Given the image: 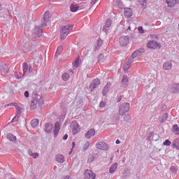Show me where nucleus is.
Masks as SVG:
<instances>
[{
    "label": "nucleus",
    "mask_w": 179,
    "mask_h": 179,
    "mask_svg": "<svg viewBox=\"0 0 179 179\" xmlns=\"http://www.w3.org/2000/svg\"><path fill=\"white\" fill-rule=\"evenodd\" d=\"M132 62H134V60L132 59L129 58L128 61L126 62L123 66V70L124 71V72L128 71V69L131 68V64H132Z\"/></svg>",
    "instance_id": "f3484780"
},
{
    "label": "nucleus",
    "mask_w": 179,
    "mask_h": 179,
    "mask_svg": "<svg viewBox=\"0 0 179 179\" xmlns=\"http://www.w3.org/2000/svg\"><path fill=\"white\" fill-rule=\"evenodd\" d=\"M56 161L57 163H64L65 162V157L61 154H58L55 156Z\"/></svg>",
    "instance_id": "393cba45"
},
{
    "label": "nucleus",
    "mask_w": 179,
    "mask_h": 179,
    "mask_svg": "<svg viewBox=\"0 0 179 179\" xmlns=\"http://www.w3.org/2000/svg\"><path fill=\"white\" fill-rule=\"evenodd\" d=\"M73 29V25L72 24L63 26L62 27L61 32H60L61 38H62V40H65L68 34L71 33V30H72Z\"/></svg>",
    "instance_id": "f03ea898"
},
{
    "label": "nucleus",
    "mask_w": 179,
    "mask_h": 179,
    "mask_svg": "<svg viewBox=\"0 0 179 179\" xmlns=\"http://www.w3.org/2000/svg\"><path fill=\"white\" fill-rule=\"evenodd\" d=\"M85 8V4H80L79 6L72 3L70 6L71 12H78V10H81Z\"/></svg>",
    "instance_id": "ddd939ff"
},
{
    "label": "nucleus",
    "mask_w": 179,
    "mask_h": 179,
    "mask_svg": "<svg viewBox=\"0 0 179 179\" xmlns=\"http://www.w3.org/2000/svg\"><path fill=\"white\" fill-rule=\"evenodd\" d=\"M53 126L52 123H47L44 126V131L46 132V134H51L52 131Z\"/></svg>",
    "instance_id": "a211bd4d"
},
{
    "label": "nucleus",
    "mask_w": 179,
    "mask_h": 179,
    "mask_svg": "<svg viewBox=\"0 0 179 179\" xmlns=\"http://www.w3.org/2000/svg\"><path fill=\"white\" fill-rule=\"evenodd\" d=\"M173 132L175 135H179V127L178 124H174L173 126Z\"/></svg>",
    "instance_id": "c9c22d12"
},
{
    "label": "nucleus",
    "mask_w": 179,
    "mask_h": 179,
    "mask_svg": "<svg viewBox=\"0 0 179 179\" xmlns=\"http://www.w3.org/2000/svg\"><path fill=\"white\" fill-rule=\"evenodd\" d=\"M169 118V114L164 113V115L159 116L160 122H166V120Z\"/></svg>",
    "instance_id": "7c9ffc66"
},
{
    "label": "nucleus",
    "mask_w": 179,
    "mask_h": 179,
    "mask_svg": "<svg viewBox=\"0 0 179 179\" xmlns=\"http://www.w3.org/2000/svg\"><path fill=\"white\" fill-rule=\"evenodd\" d=\"M76 146V144L75 143V142L72 143V148L73 149V148H75Z\"/></svg>",
    "instance_id": "bf43d9fd"
},
{
    "label": "nucleus",
    "mask_w": 179,
    "mask_h": 179,
    "mask_svg": "<svg viewBox=\"0 0 179 179\" xmlns=\"http://www.w3.org/2000/svg\"><path fill=\"white\" fill-rule=\"evenodd\" d=\"M129 107H131V104L129 103H123L119 106V115L123 117L129 111Z\"/></svg>",
    "instance_id": "7ed1b4c3"
},
{
    "label": "nucleus",
    "mask_w": 179,
    "mask_h": 179,
    "mask_svg": "<svg viewBox=\"0 0 179 179\" xmlns=\"http://www.w3.org/2000/svg\"><path fill=\"white\" fill-rule=\"evenodd\" d=\"M75 73V71L72 70V69H69L66 71H64V73L62 76V79L64 80V82H68L69 80V78L72 76Z\"/></svg>",
    "instance_id": "39448f33"
},
{
    "label": "nucleus",
    "mask_w": 179,
    "mask_h": 179,
    "mask_svg": "<svg viewBox=\"0 0 179 179\" xmlns=\"http://www.w3.org/2000/svg\"><path fill=\"white\" fill-rule=\"evenodd\" d=\"M170 171H171V173H177V169H176V166H171L170 167Z\"/></svg>",
    "instance_id": "49530a36"
},
{
    "label": "nucleus",
    "mask_w": 179,
    "mask_h": 179,
    "mask_svg": "<svg viewBox=\"0 0 179 179\" xmlns=\"http://www.w3.org/2000/svg\"><path fill=\"white\" fill-rule=\"evenodd\" d=\"M70 128L72 130L73 135H76V134L80 131V127L76 121H73L71 123Z\"/></svg>",
    "instance_id": "20e7f679"
},
{
    "label": "nucleus",
    "mask_w": 179,
    "mask_h": 179,
    "mask_svg": "<svg viewBox=\"0 0 179 179\" xmlns=\"http://www.w3.org/2000/svg\"><path fill=\"white\" fill-rule=\"evenodd\" d=\"M102 58H104V56H103L102 54L99 55V57H98V59H99V61H101V59Z\"/></svg>",
    "instance_id": "864d4df0"
},
{
    "label": "nucleus",
    "mask_w": 179,
    "mask_h": 179,
    "mask_svg": "<svg viewBox=\"0 0 179 179\" xmlns=\"http://www.w3.org/2000/svg\"><path fill=\"white\" fill-rule=\"evenodd\" d=\"M148 48L151 50H156L157 48H161L160 43H157V41H150L147 43Z\"/></svg>",
    "instance_id": "423d86ee"
},
{
    "label": "nucleus",
    "mask_w": 179,
    "mask_h": 179,
    "mask_svg": "<svg viewBox=\"0 0 179 179\" xmlns=\"http://www.w3.org/2000/svg\"><path fill=\"white\" fill-rule=\"evenodd\" d=\"M139 56H141V52L139 50H136L129 58L134 61V58Z\"/></svg>",
    "instance_id": "2f4dec72"
},
{
    "label": "nucleus",
    "mask_w": 179,
    "mask_h": 179,
    "mask_svg": "<svg viewBox=\"0 0 179 179\" xmlns=\"http://www.w3.org/2000/svg\"><path fill=\"white\" fill-rule=\"evenodd\" d=\"M24 97H29V91H25L24 93Z\"/></svg>",
    "instance_id": "603ef678"
},
{
    "label": "nucleus",
    "mask_w": 179,
    "mask_h": 179,
    "mask_svg": "<svg viewBox=\"0 0 179 179\" xmlns=\"http://www.w3.org/2000/svg\"><path fill=\"white\" fill-rule=\"evenodd\" d=\"M97 1H99V0H92L91 1L92 5H94V3H96V2H97Z\"/></svg>",
    "instance_id": "13d9d810"
},
{
    "label": "nucleus",
    "mask_w": 179,
    "mask_h": 179,
    "mask_svg": "<svg viewBox=\"0 0 179 179\" xmlns=\"http://www.w3.org/2000/svg\"><path fill=\"white\" fill-rule=\"evenodd\" d=\"M63 139H64V141H66V139H68V134H65V135L63 136Z\"/></svg>",
    "instance_id": "6e6d98bb"
},
{
    "label": "nucleus",
    "mask_w": 179,
    "mask_h": 179,
    "mask_svg": "<svg viewBox=\"0 0 179 179\" xmlns=\"http://www.w3.org/2000/svg\"><path fill=\"white\" fill-rule=\"evenodd\" d=\"M31 125L32 128H36L38 125V120L34 119L31 121Z\"/></svg>",
    "instance_id": "4c0bfd02"
},
{
    "label": "nucleus",
    "mask_w": 179,
    "mask_h": 179,
    "mask_svg": "<svg viewBox=\"0 0 179 179\" xmlns=\"http://www.w3.org/2000/svg\"><path fill=\"white\" fill-rule=\"evenodd\" d=\"M118 120H120V117H117V121H118Z\"/></svg>",
    "instance_id": "338daca9"
},
{
    "label": "nucleus",
    "mask_w": 179,
    "mask_h": 179,
    "mask_svg": "<svg viewBox=\"0 0 179 179\" xmlns=\"http://www.w3.org/2000/svg\"><path fill=\"white\" fill-rule=\"evenodd\" d=\"M111 24H113V21L110 19H108L106 21L105 25L103 27V31H104L105 33H108L110 27H111Z\"/></svg>",
    "instance_id": "2eb2a0df"
},
{
    "label": "nucleus",
    "mask_w": 179,
    "mask_h": 179,
    "mask_svg": "<svg viewBox=\"0 0 179 179\" xmlns=\"http://www.w3.org/2000/svg\"><path fill=\"white\" fill-rule=\"evenodd\" d=\"M100 80L99 78H96L92 80L89 86V89L91 92H94L99 86H100Z\"/></svg>",
    "instance_id": "6e6552de"
},
{
    "label": "nucleus",
    "mask_w": 179,
    "mask_h": 179,
    "mask_svg": "<svg viewBox=\"0 0 179 179\" xmlns=\"http://www.w3.org/2000/svg\"><path fill=\"white\" fill-rule=\"evenodd\" d=\"M50 21V12H45L43 15V18L42 19L41 22V27H46L48 22Z\"/></svg>",
    "instance_id": "9d476101"
},
{
    "label": "nucleus",
    "mask_w": 179,
    "mask_h": 179,
    "mask_svg": "<svg viewBox=\"0 0 179 179\" xmlns=\"http://www.w3.org/2000/svg\"><path fill=\"white\" fill-rule=\"evenodd\" d=\"M169 8H174L176 3H179V0H166Z\"/></svg>",
    "instance_id": "aec40b11"
},
{
    "label": "nucleus",
    "mask_w": 179,
    "mask_h": 179,
    "mask_svg": "<svg viewBox=\"0 0 179 179\" xmlns=\"http://www.w3.org/2000/svg\"><path fill=\"white\" fill-rule=\"evenodd\" d=\"M113 3L116 6H121V5H122V3L120 0H114Z\"/></svg>",
    "instance_id": "a19ab883"
},
{
    "label": "nucleus",
    "mask_w": 179,
    "mask_h": 179,
    "mask_svg": "<svg viewBox=\"0 0 179 179\" xmlns=\"http://www.w3.org/2000/svg\"><path fill=\"white\" fill-rule=\"evenodd\" d=\"M138 30L141 34H143V33H145V31H143V27H138Z\"/></svg>",
    "instance_id": "8fccbe9b"
},
{
    "label": "nucleus",
    "mask_w": 179,
    "mask_h": 179,
    "mask_svg": "<svg viewBox=\"0 0 179 179\" xmlns=\"http://www.w3.org/2000/svg\"><path fill=\"white\" fill-rule=\"evenodd\" d=\"M17 121H19V115H16L13 120H11V122H17Z\"/></svg>",
    "instance_id": "a18cd8bd"
},
{
    "label": "nucleus",
    "mask_w": 179,
    "mask_h": 179,
    "mask_svg": "<svg viewBox=\"0 0 179 179\" xmlns=\"http://www.w3.org/2000/svg\"><path fill=\"white\" fill-rule=\"evenodd\" d=\"M96 135V131L94 129H90L86 134H85V138L87 139H90L92 136H94Z\"/></svg>",
    "instance_id": "4be33fe9"
},
{
    "label": "nucleus",
    "mask_w": 179,
    "mask_h": 179,
    "mask_svg": "<svg viewBox=\"0 0 179 179\" xmlns=\"http://www.w3.org/2000/svg\"><path fill=\"white\" fill-rule=\"evenodd\" d=\"M99 107L101 108H104V107H106V103L104 101H101L99 103Z\"/></svg>",
    "instance_id": "de8ad7c7"
},
{
    "label": "nucleus",
    "mask_w": 179,
    "mask_h": 179,
    "mask_svg": "<svg viewBox=\"0 0 179 179\" xmlns=\"http://www.w3.org/2000/svg\"><path fill=\"white\" fill-rule=\"evenodd\" d=\"M122 87H128V76H123L122 80Z\"/></svg>",
    "instance_id": "cd10ccee"
},
{
    "label": "nucleus",
    "mask_w": 179,
    "mask_h": 179,
    "mask_svg": "<svg viewBox=\"0 0 179 179\" xmlns=\"http://www.w3.org/2000/svg\"><path fill=\"white\" fill-rule=\"evenodd\" d=\"M164 146H170L171 145V141L170 140L166 139L165 141L163 143Z\"/></svg>",
    "instance_id": "79ce46f5"
},
{
    "label": "nucleus",
    "mask_w": 179,
    "mask_h": 179,
    "mask_svg": "<svg viewBox=\"0 0 179 179\" xmlns=\"http://www.w3.org/2000/svg\"><path fill=\"white\" fill-rule=\"evenodd\" d=\"M2 10V5L0 3V10Z\"/></svg>",
    "instance_id": "680f3d73"
},
{
    "label": "nucleus",
    "mask_w": 179,
    "mask_h": 179,
    "mask_svg": "<svg viewBox=\"0 0 179 179\" xmlns=\"http://www.w3.org/2000/svg\"><path fill=\"white\" fill-rule=\"evenodd\" d=\"M173 146H174V148H176V149H178V150H179V140L178 139H176L173 141Z\"/></svg>",
    "instance_id": "58836bf2"
},
{
    "label": "nucleus",
    "mask_w": 179,
    "mask_h": 179,
    "mask_svg": "<svg viewBox=\"0 0 179 179\" xmlns=\"http://www.w3.org/2000/svg\"><path fill=\"white\" fill-rule=\"evenodd\" d=\"M60 129H61V123L59 122H56L55 124L54 129H53L54 138H57V136H58V134H59Z\"/></svg>",
    "instance_id": "4468645a"
},
{
    "label": "nucleus",
    "mask_w": 179,
    "mask_h": 179,
    "mask_svg": "<svg viewBox=\"0 0 179 179\" xmlns=\"http://www.w3.org/2000/svg\"><path fill=\"white\" fill-rule=\"evenodd\" d=\"M71 153H72V151L69 152V155H71Z\"/></svg>",
    "instance_id": "69168bd1"
},
{
    "label": "nucleus",
    "mask_w": 179,
    "mask_h": 179,
    "mask_svg": "<svg viewBox=\"0 0 179 179\" xmlns=\"http://www.w3.org/2000/svg\"><path fill=\"white\" fill-rule=\"evenodd\" d=\"M169 92H171V93L178 94L179 93V83L170 85L169 87Z\"/></svg>",
    "instance_id": "dca6fc26"
},
{
    "label": "nucleus",
    "mask_w": 179,
    "mask_h": 179,
    "mask_svg": "<svg viewBox=\"0 0 179 179\" xmlns=\"http://www.w3.org/2000/svg\"><path fill=\"white\" fill-rule=\"evenodd\" d=\"M73 69L75 71V69H78L79 66H80V57H78L73 63Z\"/></svg>",
    "instance_id": "5701e85b"
},
{
    "label": "nucleus",
    "mask_w": 179,
    "mask_h": 179,
    "mask_svg": "<svg viewBox=\"0 0 179 179\" xmlns=\"http://www.w3.org/2000/svg\"><path fill=\"white\" fill-rule=\"evenodd\" d=\"M34 33L36 37H41L43 34V29H41V28L39 27H35L34 29Z\"/></svg>",
    "instance_id": "412c9836"
},
{
    "label": "nucleus",
    "mask_w": 179,
    "mask_h": 179,
    "mask_svg": "<svg viewBox=\"0 0 179 179\" xmlns=\"http://www.w3.org/2000/svg\"><path fill=\"white\" fill-rule=\"evenodd\" d=\"M110 87H111V83H107V84L105 85L104 88L102 90L103 96L107 95V93H108V92H110Z\"/></svg>",
    "instance_id": "6ab92c4d"
},
{
    "label": "nucleus",
    "mask_w": 179,
    "mask_h": 179,
    "mask_svg": "<svg viewBox=\"0 0 179 179\" xmlns=\"http://www.w3.org/2000/svg\"><path fill=\"white\" fill-rule=\"evenodd\" d=\"M128 30H131V27H128Z\"/></svg>",
    "instance_id": "0e129e2a"
},
{
    "label": "nucleus",
    "mask_w": 179,
    "mask_h": 179,
    "mask_svg": "<svg viewBox=\"0 0 179 179\" xmlns=\"http://www.w3.org/2000/svg\"><path fill=\"white\" fill-rule=\"evenodd\" d=\"M7 139H8L10 142H16V136L12 134H8L7 135Z\"/></svg>",
    "instance_id": "c756f323"
},
{
    "label": "nucleus",
    "mask_w": 179,
    "mask_h": 179,
    "mask_svg": "<svg viewBox=\"0 0 179 179\" xmlns=\"http://www.w3.org/2000/svg\"><path fill=\"white\" fill-rule=\"evenodd\" d=\"M117 166L118 165H117V163H115V164L111 165V166L109 169V172L110 173V174H113V173H114L117 170Z\"/></svg>",
    "instance_id": "473e14b6"
},
{
    "label": "nucleus",
    "mask_w": 179,
    "mask_h": 179,
    "mask_svg": "<svg viewBox=\"0 0 179 179\" xmlns=\"http://www.w3.org/2000/svg\"><path fill=\"white\" fill-rule=\"evenodd\" d=\"M22 71L24 75H26V73H27V71L29 72V73H31L33 76H36V75H37V71L33 69L31 64H29L26 62H24L22 64Z\"/></svg>",
    "instance_id": "f257e3e1"
},
{
    "label": "nucleus",
    "mask_w": 179,
    "mask_h": 179,
    "mask_svg": "<svg viewBox=\"0 0 179 179\" xmlns=\"http://www.w3.org/2000/svg\"><path fill=\"white\" fill-rule=\"evenodd\" d=\"M132 13V9L129 8H124V16H126V17H131Z\"/></svg>",
    "instance_id": "c85d7f7f"
},
{
    "label": "nucleus",
    "mask_w": 179,
    "mask_h": 179,
    "mask_svg": "<svg viewBox=\"0 0 179 179\" xmlns=\"http://www.w3.org/2000/svg\"><path fill=\"white\" fill-rule=\"evenodd\" d=\"M125 173H127V170H124V171L122 172V174H125Z\"/></svg>",
    "instance_id": "e2e57ef3"
},
{
    "label": "nucleus",
    "mask_w": 179,
    "mask_h": 179,
    "mask_svg": "<svg viewBox=\"0 0 179 179\" xmlns=\"http://www.w3.org/2000/svg\"><path fill=\"white\" fill-rule=\"evenodd\" d=\"M28 154L29 155V156L33 157V159H37V157H38V153L32 152V151L30 150L28 151Z\"/></svg>",
    "instance_id": "e433bc0d"
},
{
    "label": "nucleus",
    "mask_w": 179,
    "mask_h": 179,
    "mask_svg": "<svg viewBox=\"0 0 179 179\" xmlns=\"http://www.w3.org/2000/svg\"><path fill=\"white\" fill-rule=\"evenodd\" d=\"M89 146H90V142L87 141L84 145L83 151L85 152V150H87V149H89Z\"/></svg>",
    "instance_id": "ea45409f"
},
{
    "label": "nucleus",
    "mask_w": 179,
    "mask_h": 179,
    "mask_svg": "<svg viewBox=\"0 0 179 179\" xmlns=\"http://www.w3.org/2000/svg\"><path fill=\"white\" fill-rule=\"evenodd\" d=\"M62 179H71L69 176H64Z\"/></svg>",
    "instance_id": "4d7b16f0"
},
{
    "label": "nucleus",
    "mask_w": 179,
    "mask_h": 179,
    "mask_svg": "<svg viewBox=\"0 0 179 179\" xmlns=\"http://www.w3.org/2000/svg\"><path fill=\"white\" fill-rule=\"evenodd\" d=\"M37 104L38 106H42V104H44L43 98H34L31 103V108H36V106H37Z\"/></svg>",
    "instance_id": "0eeeda50"
},
{
    "label": "nucleus",
    "mask_w": 179,
    "mask_h": 179,
    "mask_svg": "<svg viewBox=\"0 0 179 179\" xmlns=\"http://www.w3.org/2000/svg\"><path fill=\"white\" fill-rule=\"evenodd\" d=\"M87 162L88 163H93L94 162V157L92 155H90Z\"/></svg>",
    "instance_id": "c03bdc74"
},
{
    "label": "nucleus",
    "mask_w": 179,
    "mask_h": 179,
    "mask_svg": "<svg viewBox=\"0 0 179 179\" xmlns=\"http://www.w3.org/2000/svg\"><path fill=\"white\" fill-rule=\"evenodd\" d=\"M84 179H96V173L91 170L87 169L84 172Z\"/></svg>",
    "instance_id": "1a4fd4ad"
},
{
    "label": "nucleus",
    "mask_w": 179,
    "mask_h": 179,
    "mask_svg": "<svg viewBox=\"0 0 179 179\" xmlns=\"http://www.w3.org/2000/svg\"><path fill=\"white\" fill-rule=\"evenodd\" d=\"M24 74L23 73V74H22V73H18V72H15L14 73V76L15 78H16V79H22V78H24Z\"/></svg>",
    "instance_id": "f704fd0d"
},
{
    "label": "nucleus",
    "mask_w": 179,
    "mask_h": 179,
    "mask_svg": "<svg viewBox=\"0 0 179 179\" xmlns=\"http://www.w3.org/2000/svg\"><path fill=\"white\" fill-rule=\"evenodd\" d=\"M150 38H152L151 41H158L159 40V38L155 34H151Z\"/></svg>",
    "instance_id": "37998d69"
},
{
    "label": "nucleus",
    "mask_w": 179,
    "mask_h": 179,
    "mask_svg": "<svg viewBox=\"0 0 179 179\" xmlns=\"http://www.w3.org/2000/svg\"><path fill=\"white\" fill-rule=\"evenodd\" d=\"M124 118V120H126V118H128V120H131V116L129 115H126Z\"/></svg>",
    "instance_id": "5fc2aeb1"
},
{
    "label": "nucleus",
    "mask_w": 179,
    "mask_h": 179,
    "mask_svg": "<svg viewBox=\"0 0 179 179\" xmlns=\"http://www.w3.org/2000/svg\"><path fill=\"white\" fill-rule=\"evenodd\" d=\"M120 142L121 141H120V140H117L115 143H116V145H120Z\"/></svg>",
    "instance_id": "052dcab7"
},
{
    "label": "nucleus",
    "mask_w": 179,
    "mask_h": 179,
    "mask_svg": "<svg viewBox=\"0 0 179 179\" xmlns=\"http://www.w3.org/2000/svg\"><path fill=\"white\" fill-rule=\"evenodd\" d=\"M0 71L1 72H3L4 73H8L9 72V67H8V65L5 63H1L0 64Z\"/></svg>",
    "instance_id": "b1692460"
},
{
    "label": "nucleus",
    "mask_w": 179,
    "mask_h": 179,
    "mask_svg": "<svg viewBox=\"0 0 179 179\" xmlns=\"http://www.w3.org/2000/svg\"><path fill=\"white\" fill-rule=\"evenodd\" d=\"M122 100V96H118L117 97V103H120Z\"/></svg>",
    "instance_id": "3c124183"
},
{
    "label": "nucleus",
    "mask_w": 179,
    "mask_h": 179,
    "mask_svg": "<svg viewBox=\"0 0 179 179\" xmlns=\"http://www.w3.org/2000/svg\"><path fill=\"white\" fill-rule=\"evenodd\" d=\"M17 115H20L22 114V108H17V112H16Z\"/></svg>",
    "instance_id": "09e8293b"
},
{
    "label": "nucleus",
    "mask_w": 179,
    "mask_h": 179,
    "mask_svg": "<svg viewBox=\"0 0 179 179\" xmlns=\"http://www.w3.org/2000/svg\"><path fill=\"white\" fill-rule=\"evenodd\" d=\"M62 50H64L62 46H59L57 48L55 55V58H58V55H61V53L62 52Z\"/></svg>",
    "instance_id": "72a5a7b5"
},
{
    "label": "nucleus",
    "mask_w": 179,
    "mask_h": 179,
    "mask_svg": "<svg viewBox=\"0 0 179 179\" xmlns=\"http://www.w3.org/2000/svg\"><path fill=\"white\" fill-rule=\"evenodd\" d=\"M163 68H164V71H170V69H171V68H173V64H171V62L168 61V62H165L163 64Z\"/></svg>",
    "instance_id": "a878e982"
},
{
    "label": "nucleus",
    "mask_w": 179,
    "mask_h": 179,
    "mask_svg": "<svg viewBox=\"0 0 179 179\" xmlns=\"http://www.w3.org/2000/svg\"><path fill=\"white\" fill-rule=\"evenodd\" d=\"M120 44L122 47H127L129 43V37L128 36H121L119 39Z\"/></svg>",
    "instance_id": "9b49d317"
},
{
    "label": "nucleus",
    "mask_w": 179,
    "mask_h": 179,
    "mask_svg": "<svg viewBox=\"0 0 179 179\" xmlns=\"http://www.w3.org/2000/svg\"><path fill=\"white\" fill-rule=\"evenodd\" d=\"M96 149H99V150H107L108 149V145L107 143L103 142V141H99L96 144Z\"/></svg>",
    "instance_id": "f8f14e48"
},
{
    "label": "nucleus",
    "mask_w": 179,
    "mask_h": 179,
    "mask_svg": "<svg viewBox=\"0 0 179 179\" xmlns=\"http://www.w3.org/2000/svg\"><path fill=\"white\" fill-rule=\"evenodd\" d=\"M178 27H179V23H178Z\"/></svg>",
    "instance_id": "774afa93"
},
{
    "label": "nucleus",
    "mask_w": 179,
    "mask_h": 179,
    "mask_svg": "<svg viewBox=\"0 0 179 179\" xmlns=\"http://www.w3.org/2000/svg\"><path fill=\"white\" fill-rule=\"evenodd\" d=\"M103 45V41L100 38H99L96 41V45L94 46V51H99L100 49V47Z\"/></svg>",
    "instance_id": "bb28decb"
}]
</instances>
